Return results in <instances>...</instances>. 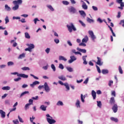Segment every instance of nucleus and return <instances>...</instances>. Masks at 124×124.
Here are the masks:
<instances>
[{"label":"nucleus","mask_w":124,"mask_h":124,"mask_svg":"<svg viewBox=\"0 0 124 124\" xmlns=\"http://www.w3.org/2000/svg\"><path fill=\"white\" fill-rule=\"evenodd\" d=\"M67 28H68V30L69 32H72V30L74 31H76V28L72 23H70V25H67Z\"/></svg>","instance_id":"obj_1"},{"label":"nucleus","mask_w":124,"mask_h":124,"mask_svg":"<svg viewBox=\"0 0 124 124\" xmlns=\"http://www.w3.org/2000/svg\"><path fill=\"white\" fill-rule=\"evenodd\" d=\"M97 62H96V64L98 65H99L100 66H101V65H103V62H101V58L100 57H97Z\"/></svg>","instance_id":"obj_2"},{"label":"nucleus","mask_w":124,"mask_h":124,"mask_svg":"<svg viewBox=\"0 0 124 124\" xmlns=\"http://www.w3.org/2000/svg\"><path fill=\"white\" fill-rule=\"evenodd\" d=\"M88 32L92 40H94L95 38H96V37H95V36L93 34V31H89Z\"/></svg>","instance_id":"obj_3"},{"label":"nucleus","mask_w":124,"mask_h":124,"mask_svg":"<svg viewBox=\"0 0 124 124\" xmlns=\"http://www.w3.org/2000/svg\"><path fill=\"white\" fill-rule=\"evenodd\" d=\"M44 88H45V90L46 92L48 93L50 91V87H49V86H48V84H47V82H45L44 85Z\"/></svg>","instance_id":"obj_4"},{"label":"nucleus","mask_w":124,"mask_h":124,"mask_svg":"<svg viewBox=\"0 0 124 124\" xmlns=\"http://www.w3.org/2000/svg\"><path fill=\"white\" fill-rule=\"evenodd\" d=\"M70 59H71V60L68 61L69 63H72V62H74V61H76V60H77L76 57H75V56H71Z\"/></svg>","instance_id":"obj_5"},{"label":"nucleus","mask_w":124,"mask_h":124,"mask_svg":"<svg viewBox=\"0 0 124 124\" xmlns=\"http://www.w3.org/2000/svg\"><path fill=\"white\" fill-rule=\"evenodd\" d=\"M22 2H23V1L22 0H17L13 1V3L14 5H19V4H21Z\"/></svg>","instance_id":"obj_6"},{"label":"nucleus","mask_w":124,"mask_h":124,"mask_svg":"<svg viewBox=\"0 0 124 124\" xmlns=\"http://www.w3.org/2000/svg\"><path fill=\"white\" fill-rule=\"evenodd\" d=\"M46 120L48 124H55V123H56V121L55 120L51 119V118H46Z\"/></svg>","instance_id":"obj_7"},{"label":"nucleus","mask_w":124,"mask_h":124,"mask_svg":"<svg viewBox=\"0 0 124 124\" xmlns=\"http://www.w3.org/2000/svg\"><path fill=\"white\" fill-rule=\"evenodd\" d=\"M112 109L113 110L114 113H117L118 111V105H117V104H114L112 108Z\"/></svg>","instance_id":"obj_8"},{"label":"nucleus","mask_w":124,"mask_h":124,"mask_svg":"<svg viewBox=\"0 0 124 124\" xmlns=\"http://www.w3.org/2000/svg\"><path fill=\"white\" fill-rule=\"evenodd\" d=\"M115 102V98H114V97H111L109 100V104H110V105H114Z\"/></svg>","instance_id":"obj_9"},{"label":"nucleus","mask_w":124,"mask_h":124,"mask_svg":"<svg viewBox=\"0 0 124 124\" xmlns=\"http://www.w3.org/2000/svg\"><path fill=\"white\" fill-rule=\"evenodd\" d=\"M18 77H21L22 78H29V76L25 74H19V75H18Z\"/></svg>","instance_id":"obj_10"},{"label":"nucleus","mask_w":124,"mask_h":124,"mask_svg":"<svg viewBox=\"0 0 124 124\" xmlns=\"http://www.w3.org/2000/svg\"><path fill=\"white\" fill-rule=\"evenodd\" d=\"M81 2H83V4L82 5V8L83 9H85V10H87V9H88V5H87L86 3H85V2H84V1L81 0Z\"/></svg>","instance_id":"obj_11"},{"label":"nucleus","mask_w":124,"mask_h":124,"mask_svg":"<svg viewBox=\"0 0 124 124\" xmlns=\"http://www.w3.org/2000/svg\"><path fill=\"white\" fill-rule=\"evenodd\" d=\"M69 11L72 13H75L76 12V9L72 6L69 9Z\"/></svg>","instance_id":"obj_12"},{"label":"nucleus","mask_w":124,"mask_h":124,"mask_svg":"<svg viewBox=\"0 0 124 124\" xmlns=\"http://www.w3.org/2000/svg\"><path fill=\"white\" fill-rule=\"evenodd\" d=\"M26 45L28 46L29 48L31 50L34 49V45H33V44H27Z\"/></svg>","instance_id":"obj_13"},{"label":"nucleus","mask_w":124,"mask_h":124,"mask_svg":"<svg viewBox=\"0 0 124 124\" xmlns=\"http://www.w3.org/2000/svg\"><path fill=\"white\" fill-rule=\"evenodd\" d=\"M77 50L79 52H81V53H83V54H86V53H87V50L85 49H81L79 47H77Z\"/></svg>","instance_id":"obj_14"},{"label":"nucleus","mask_w":124,"mask_h":124,"mask_svg":"<svg viewBox=\"0 0 124 124\" xmlns=\"http://www.w3.org/2000/svg\"><path fill=\"white\" fill-rule=\"evenodd\" d=\"M92 95L93 97V99H95L96 98V92L94 90L92 91Z\"/></svg>","instance_id":"obj_15"},{"label":"nucleus","mask_w":124,"mask_h":124,"mask_svg":"<svg viewBox=\"0 0 124 124\" xmlns=\"http://www.w3.org/2000/svg\"><path fill=\"white\" fill-rule=\"evenodd\" d=\"M36 85H39V81L36 80V81H34L32 83V84H31L30 86H31V87H32V88H33V87H34V86H35Z\"/></svg>","instance_id":"obj_16"},{"label":"nucleus","mask_w":124,"mask_h":124,"mask_svg":"<svg viewBox=\"0 0 124 124\" xmlns=\"http://www.w3.org/2000/svg\"><path fill=\"white\" fill-rule=\"evenodd\" d=\"M58 78L62 81H66V78L63 75L58 77Z\"/></svg>","instance_id":"obj_17"},{"label":"nucleus","mask_w":124,"mask_h":124,"mask_svg":"<svg viewBox=\"0 0 124 124\" xmlns=\"http://www.w3.org/2000/svg\"><path fill=\"white\" fill-rule=\"evenodd\" d=\"M89 40V37H88V36L86 35L84 37V38H83L82 40V42L83 43H87L88 42V41Z\"/></svg>","instance_id":"obj_18"},{"label":"nucleus","mask_w":124,"mask_h":124,"mask_svg":"<svg viewBox=\"0 0 124 124\" xmlns=\"http://www.w3.org/2000/svg\"><path fill=\"white\" fill-rule=\"evenodd\" d=\"M0 114L1 118H5V112L3 111V110H0Z\"/></svg>","instance_id":"obj_19"},{"label":"nucleus","mask_w":124,"mask_h":124,"mask_svg":"<svg viewBox=\"0 0 124 124\" xmlns=\"http://www.w3.org/2000/svg\"><path fill=\"white\" fill-rule=\"evenodd\" d=\"M76 106L77 108H81V106H80V101L79 100H77Z\"/></svg>","instance_id":"obj_20"},{"label":"nucleus","mask_w":124,"mask_h":124,"mask_svg":"<svg viewBox=\"0 0 124 124\" xmlns=\"http://www.w3.org/2000/svg\"><path fill=\"white\" fill-rule=\"evenodd\" d=\"M59 61H64V62H66L67 59L62 56H59Z\"/></svg>","instance_id":"obj_21"},{"label":"nucleus","mask_w":124,"mask_h":124,"mask_svg":"<svg viewBox=\"0 0 124 124\" xmlns=\"http://www.w3.org/2000/svg\"><path fill=\"white\" fill-rule=\"evenodd\" d=\"M29 93L30 92L29 91H25L20 94L19 97L21 98L22 96H24L25 94H29Z\"/></svg>","instance_id":"obj_22"},{"label":"nucleus","mask_w":124,"mask_h":124,"mask_svg":"<svg viewBox=\"0 0 124 124\" xmlns=\"http://www.w3.org/2000/svg\"><path fill=\"white\" fill-rule=\"evenodd\" d=\"M120 6L118 7V8H119V9H121V10H123L124 7V2H122L120 3Z\"/></svg>","instance_id":"obj_23"},{"label":"nucleus","mask_w":124,"mask_h":124,"mask_svg":"<svg viewBox=\"0 0 124 124\" xmlns=\"http://www.w3.org/2000/svg\"><path fill=\"white\" fill-rule=\"evenodd\" d=\"M80 98L82 102H85V98H86V95H83V94H81L80 95Z\"/></svg>","instance_id":"obj_24"},{"label":"nucleus","mask_w":124,"mask_h":124,"mask_svg":"<svg viewBox=\"0 0 124 124\" xmlns=\"http://www.w3.org/2000/svg\"><path fill=\"white\" fill-rule=\"evenodd\" d=\"M87 56L85 55V56H83L82 57V59H83V63L84 64H87L88 62H87V61H86V58H87Z\"/></svg>","instance_id":"obj_25"},{"label":"nucleus","mask_w":124,"mask_h":124,"mask_svg":"<svg viewBox=\"0 0 124 124\" xmlns=\"http://www.w3.org/2000/svg\"><path fill=\"white\" fill-rule=\"evenodd\" d=\"M79 12L80 15H81V16H83V17H86V13H85V11H79Z\"/></svg>","instance_id":"obj_26"},{"label":"nucleus","mask_w":124,"mask_h":124,"mask_svg":"<svg viewBox=\"0 0 124 124\" xmlns=\"http://www.w3.org/2000/svg\"><path fill=\"white\" fill-rule=\"evenodd\" d=\"M2 90H3L4 91H9V90H10V87L9 86H4L2 88Z\"/></svg>","instance_id":"obj_27"},{"label":"nucleus","mask_w":124,"mask_h":124,"mask_svg":"<svg viewBox=\"0 0 124 124\" xmlns=\"http://www.w3.org/2000/svg\"><path fill=\"white\" fill-rule=\"evenodd\" d=\"M102 73L103 74H108V73H109V71H108V70L103 69L102 70Z\"/></svg>","instance_id":"obj_28"},{"label":"nucleus","mask_w":124,"mask_h":124,"mask_svg":"<svg viewBox=\"0 0 124 124\" xmlns=\"http://www.w3.org/2000/svg\"><path fill=\"white\" fill-rule=\"evenodd\" d=\"M46 108H47V107H45L44 105H42L40 107V109L42 110V111H46Z\"/></svg>","instance_id":"obj_29"},{"label":"nucleus","mask_w":124,"mask_h":124,"mask_svg":"<svg viewBox=\"0 0 124 124\" xmlns=\"http://www.w3.org/2000/svg\"><path fill=\"white\" fill-rule=\"evenodd\" d=\"M110 120L113 122H115V123H118V119L115 118V117H111Z\"/></svg>","instance_id":"obj_30"},{"label":"nucleus","mask_w":124,"mask_h":124,"mask_svg":"<svg viewBox=\"0 0 124 124\" xmlns=\"http://www.w3.org/2000/svg\"><path fill=\"white\" fill-rule=\"evenodd\" d=\"M66 68L69 72H73V69L71 67H67Z\"/></svg>","instance_id":"obj_31"},{"label":"nucleus","mask_w":124,"mask_h":124,"mask_svg":"<svg viewBox=\"0 0 124 124\" xmlns=\"http://www.w3.org/2000/svg\"><path fill=\"white\" fill-rule=\"evenodd\" d=\"M5 9L7 10V11H10V10H11V8H10L7 4L5 5Z\"/></svg>","instance_id":"obj_32"},{"label":"nucleus","mask_w":124,"mask_h":124,"mask_svg":"<svg viewBox=\"0 0 124 124\" xmlns=\"http://www.w3.org/2000/svg\"><path fill=\"white\" fill-rule=\"evenodd\" d=\"M25 37L26 38H27L28 39H30L31 38V36H30V34L27 32L25 33Z\"/></svg>","instance_id":"obj_33"},{"label":"nucleus","mask_w":124,"mask_h":124,"mask_svg":"<svg viewBox=\"0 0 124 124\" xmlns=\"http://www.w3.org/2000/svg\"><path fill=\"white\" fill-rule=\"evenodd\" d=\"M19 8V5H15V6L13 7V10H17Z\"/></svg>","instance_id":"obj_34"},{"label":"nucleus","mask_w":124,"mask_h":124,"mask_svg":"<svg viewBox=\"0 0 124 124\" xmlns=\"http://www.w3.org/2000/svg\"><path fill=\"white\" fill-rule=\"evenodd\" d=\"M47 7H48V8H49V9H50L51 11H54V8H53V7H52L51 5H47Z\"/></svg>","instance_id":"obj_35"},{"label":"nucleus","mask_w":124,"mask_h":124,"mask_svg":"<svg viewBox=\"0 0 124 124\" xmlns=\"http://www.w3.org/2000/svg\"><path fill=\"white\" fill-rule=\"evenodd\" d=\"M119 71L120 74H123V73H124L123 69H122V67L121 66H119Z\"/></svg>","instance_id":"obj_36"},{"label":"nucleus","mask_w":124,"mask_h":124,"mask_svg":"<svg viewBox=\"0 0 124 124\" xmlns=\"http://www.w3.org/2000/svg\"><path fill=\"white\" fill-rule=\"evenodd\" d=\"M25 53H22L19 56L18 59H23V58H25Z\"/></svg>","instance_id":"obj_37"},{"label":"nucleus","mask_w":124,"mask_h":124,"mask_svg":"<svg viewBox=\"0 0 124 124\" xmlns=\"http://www.w3.org/2000/svg\"><path fill=\"white\" fill-rule=\"evenodd\" d=\"M64 86H65L66 89L68 90L69 91V90H70V88L69 87V86L68 85V84L67 83H64Z\"/></svg>","instance_id":"obj_38"},{"label":"nucleus","mask_w":124,"mask_h":124,"mask_svg":"<svg viewBox=\"0 0 124 124\" xmlns=\"http://www.w3.org/2000/svg\"><path fill=\"white\" fill-rule=\"evenodd\" d=\"M62 3L64 5H68V4H69V2H68V1H66V0L62 1Z\"/></svg>","instance_id":"obj_39"},{"label":"nucleus","mask_w":124,"mask_h":124,"mask_svg":"<svg viewBox=\"0 0 124 124\" xmlns=\"http://www.w3.org/2000/svg\"><path fill=\"white\" fill-rule=\"evenodd\" d=\"M30 106H31V104H27L25 106V110H27L28 109H29Z\"/></svg>","instance_id":"obj_40"},{"label":"nucleus","mask_w":124,"mask_h":124,"mask_svg":"<svg viewBox=\"0 0 124 124\" xmlns=\"http://www.w3.org/2000/svg\"><path fill=\"white\" fill-rule=\"evenodd\" d=\"M57 105H58V106H62V105H63V103H62V102L59 101L58 102Z\"/></svg>","instance_id":"obj_41"},{"label":"nucleus","mask_w":124,"mask_h":124,"mask_svg":"<svg viewBox=\"0 0 124 124\" xmlns=\"http://www.w3.org/2000/svg\"><path fill=\"white\" fill-rule=\"evenodd\" d=\"M8 66H11V65H14V62H9L7 63Z\"/></svg>","instance_id":"obj_42"},{"label":"nucleus","mask_w":124,"mask_h":124,"mask_svg":"<svg viewBox=\"0 0 124 124\" xmlns=\"http://www.w3.org/2000/svg\"><path fill=\"white\" fill-rule=\"evenodd\" d=\"M96 67L97 68V70L98 72V73H101V70H100V68L97 65H96Z\"/></svg>","instance_id":"obj_43"},{"label":"nucleus","mask_w":124,"mask_h":124,"mask_svg":"<svg viewBox=\"0 0 124 124\" xmlns=\"http://www.w3.org/2000/svg\"><path fill=\"white\" fill-rule=\"evenodd\" d=\"M24 71L30 70V68L29 67H24L21 68Z\"/></svg>","instance_id":"obj_44"},{"label":"nucleus","mask_w":124,"mask_h":124,"mask_svg":"<svg viewBox=\"0 0 124 124\" xmlns=\"http://www.w3.org/2000/svg\"><path fill=\"white\" fill-rule=\"evenodd\" d=\"M59 68H60V69H63L64 68L63 65H62V63L59 64Z\"/></svg>","instance_id":"obj_45"},{"label":"nucleus","mask_w":124,"mask_h":124,"mask_svg":"<svg viewBox=\"0 0 124 124\" xmlns=\"http://www.w3.org/2000/svg\"><path fill=\"white\" fill-rule=\"evenodd\" d=\"M5 24H7V23H9V19H8V16H6L5 19Z\"/></svg>","instance_id":"obj_46"},{"label":"nucleus","mask_w":124,"mask_h":124,"mask_svg":"<svg viewBox=\"0 0 124 124\" xmlns=\"http://www.w3.org/2000/svg\"><path fill=\"white\" fill-rule=\"evenodd\" d=\"M51 66L53 71H56V67L55 66V65H54L53 64H52Z\"/></svg>","instance_id":"obj_47"},{"label":"nucleus","mask_w":124,"mask_h":124,"mask_svg":"<svg viewBox=\"0 0 124 124\" xmlns=\"http://www.w3.org/2000/svg\"><path fill=\"white\" fill-rule=\"evenodd\" d=\"M18 120L20 123H24V121H23V119L20 117V116H18Z\"/></svg>","instance_id":"obj_48"},{"label":"nucleus","mask_w":124,"mask_h":124,"mask_svg":"<svg viewBox=\"0 0 124 124\" xmlns=\"http://www.w3.org/2000/svg\"><path fill=\"white\" fill-rule=\"evenodd\" d=\"M87 21L89 22V23L93 22V20L89 17L87 18Z\"/></svg>","instance_id":"obj_49"},{"label":"nucleus","mask_w":124,"mask_h":124,"mask_svg":"<svg viewBox=\"0 0 124 124\" xmlns=\"http://www.w3.org/2000/svg\"><path fill=\"white\" fill-rule=\"evenodd\" d=\"M79 46H83V47H86V44L82 42V43H79Z\"/></svg>","instance_id":"obj_50"},{"label":"nucleus","mask_w":124,"mask_h":124,"mask_svg":"<svg viewBox=\"0 0 124 124\" xmlns=\"http://www.w3.org/2000/svg\"><path fill=\"white\" fill-rule=\"evenodd\" d=\"M79 22L83 27H86V24H85V23H84L82 20H79Z\"/></svg>","instance_id":"obj_51"},{"label":"nucleus","mask_w":124,"mask_h":124,"mask_svg":"<svg viewBox=\"0 0 124 124\" xmlns=\"http://www.w3.org/2000/svg\"><path fill=\"white\" fill-rule=\"evenodd\" d=\"M13 122L15 124H19V121H18V119H16V120H13Z\"/></svg>","instance_id":"obj_52"},{"label":"nucleus","mask_w":124,"mask_h":124,"mask_svg":"<svg viewBox=\"0 0 124 124\" xmlns=\"http://www.w3.org/2000/svg\"><path fill=\"white\" fill-rule=\"evenodd\" d=\"M92 8L94 11H97L98 10V9L94 6H93Z\"/></svg>","instance_id":"obj_53"},{"label":"nucleus","mask_w":124,"mask_h":124,"mask_svg":"<svg viewBox=\"0 0 124 124\" xmlns=\"http://www.w3.org/2000/svg\"><path fill=\"white\" fill-rule=\"evenodd\" d=\"M21 78L19 77V78H15L14 79V81L15 82H18V81H20V80H21Z\"/></svg>","instance_id":"obj_54"},{"label":"nucleus","mask_w":124,"mask_h":124,"mask_svg":"<svg viewBox=\"0 0 124 124\" xmlns=\"http://www.w3.org/2000/svg\"><path fill=\"white\" fill-rule=\"evenodd\" d=\"M97 106H98V107H101L102 104H101V101H97Z\"/></svg>","instance_id":"obj_55"},{"label":"nucleus","mask_w":124,"mask_h":124,"mask_svg":"<svg viewBox=\"0 0 124 124\" xmlns=\"http://www.w3.org/2000/svg\"><path fill=\"white\" fill-rule=\"evenodd\" d=\"M54 42H55V43H56V44H58V43H60V40H59L58 39H54Z\"/></svg>","instance_id":"obj_56"},{"label":"nucleus","mask_w":124,"mask_h":124,"mask_svg":"<svg viewBox=\"0 0 124 124\" xmlns=\"http://www.w3.org/2000/svg\"><path fill=\"white\" fill-rule=\"evenodd\" d=\"M88 82H89V78H87L83 82V84H88Z\"/></svg>","instance_id":"obj_57"},{"label":"nucleus","mask_w":124,"mask_h":124,"mask_svg":"<svg viewBox=\"0 0 124 124\" xmlns=\"http://www.w3.org/2000/svg\"><path fill=\"white\" fill-rule=\"evenodd\" d=\"M111 95H113L114 97H116V92H115V91L112 92Z\"/></svg>","instance_id":"obj_58"},{"label":"nucleus","mask_w":124,"mask_h":124,"mask_svg":"<svg viewBox=\"0 0 124 124\" xmlns=\"http://www.w3.org/2000/svg\"><path fill=\"white\" fill-rule=\"evenodd\" d=\"M97 21L98 22H99V23H103V21H102V19H101V18H98L97 19Z\"/></svg>","instance_id":"obj_59"},{"label":"nucleus","mask_w":124,"mask_h":124,"mask_svg":"<svg viewBox=\"0 0 124 124\" xmlns=\"http://www.w3.org/2000/svg\"><path fill=\"white\" fill-rule=\"evenodd\" d=\"M112 84H113V80H110L108 83L109 87H111V86H112Z\"/></svg>","instance_id":"obj_60"},{"label":"nucleus","mask_w":124,"mask_h":124,"mask_svg":"<svg viewBox=\"0 0 124 124\" xmlns=\"http://www.w3.org/2000/svg\"><path fill=\"white\" fill-rule=\"evenodd\" d=\"M20 22H21V23H26V20L25 18H22L21 20H19Z\"/></svg>","instance_id":"obj_61"},{"label":"nucleus","mask_w":124,"mask_h":124,"mask_svg":"<svg viewBox=\"0 0 124 124\" xmlns=\"http://www.w3.org/2000/svg\"><path fill=\"white\" fill-rule=\"evenodd\" d=\"M121 12H118V15L117 16V18H121Z\"/></svg>","instance_id":"obj_62"},{"label":"nucleus","mask_w":124,"mask_h":124,"mask_svg":"<svg viewBox=\"0 0 124 124\" xmlns=\"http://www.w3.org/2000/svg\"><path fill=\"white\" fill-rule=\"evenodd\" d=\"M123 1V0H116V2L117 3H119V4H120V3H122Z\"/></svg>","instance_id":"obj_63"},{"label":"nucleus","mask_w":124,"mask_h":124,"mask_svg":"<svg viewBox=\"0 0 124 124\" xmlns=\"http://www.w3.org/2000/svg\"><path fill=\"white\" fill-rule=\"evenodd\" d=\"M45 51H46V52L48 54V53L50 52V48H47L46 49Z\"/></svg>","instance_id":"obj_64"}]
</instances>
